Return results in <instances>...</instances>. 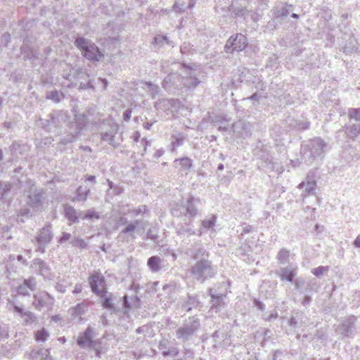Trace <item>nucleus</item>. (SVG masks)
<instances>
[{
  "label": "nucleus",
  "mask_w": 360,
  "mask_h": 360,
  "mask_svg": "<svg viewBox=\"0 0 360 360\" xmlns=\"http://www.w3.org/2000/svg\"><path fill=\"white\" fill-rule=\"evenodd\" d=\"M33 298L32 305L35 309L38 311L42 309L51 311L53 309L55 299L46 291L43 290L34 294Z\"/></svg>",
  "instance_id": "f8f14e48"
},
{
  "label": "nucleus",
  "mask_w": 360,
  "mask_h": 360,
  "mask_svg": "<svg viewBox=\"0 0 360 360\" xmlns=\"http://www.w3.org/2000/svg\"><path fill=\"white\" fill-rule=\"evenodd\" d=\"M45 198L42 192L34 191L28 195V205L33 209H38L42 207Z\"/></svg>",
  "instance_id": "72a5a7b5"
},
{
  "label": "nucleus",
  "mask_w": 360,
  "mask_h": 360,
  "mask_svg": "<svg viewBox=\"0 0 360 360\" xmlns=\"http://www.w3.org/2000/svg\"><path fill=\"white\" fill-rule=\"evenodd\" d=\"M74 44L80 51L82 56L91 63L101 61L104 58V53L100 48L91 40L82 35L75 37Z\"/></svg>",
  "instance_id": "7ed1b4c3"
},
{
  "label": "nucleus",
  "mask_w": 360,
  "mask_h": 360,
  "mask_svg": "<svg viewBox=\"0 0 360 360\" xmlns=\"http://www.w3.org/2000/svg\"><path fill=\"white\" fill-rule=\"evenodd\" d=\"M190 274L198 283L202 284L215 276L216 270L211 260L201 259L191 266Z\"/></svg>",
  "instance_id": "39448f33"
},
{
  "label": "nucleus",
  "mask_w": 360,
  "mask_h": 360,
  "mask_svg": "<svg viewBox=\"0 0 360 360\" xmlns=\"http://www.w3.org/2000/svg\"><path fill=\"white\" fill-rule=\"evenodd\" d=\"M48 117L49 118V121L51 122V127L53 126L56 128L60 127V126H61L60 118H62L61 115H60L58 112H53L52 113H50L48 115Z\"/></svg>",
  "instance_id": "603ef678"
},
{
  "label": "nucleus",
  "mask_w": 360,
  "mask_h": 360,
  "mask_svg": "<svg viewBox=\"0 0 360 360\" xmlns=\"http://www.w3.org/2000/svg\"><path fill=\"white\" fill-rule=\"evenodd\" d=\"M118 131V126L115 125L111 127L108 131L100 133L101 141L108 143L114 148H117L120 143L115 141V136Z\"/></svg>",
  "instance_id": "c85d7f7f"
},
{
  "label": "nucleus",
  "mask_w": 360,
  "mask_h": 360,
  "mask_svg": "<svg viewBox=\"0 0 360 360\" xmlns=\"http://www.w3.org/2000/svg\"><path fill=\"white\" fill-rule=\"evenodd\" d=\"M214 11L217 13H223L224 14H230L233 18H243L246 20L249 16V10L246 6L235 5L233 3L231 4L226 7L221 6L220 4H217L214 7Z\"/></svg>",
  "instance_id": "9b49d317"
},
{
  "label": "nucleus",
  "mask_w": 360,
  "mask_h": 360,
  "mask_svg": "<svg viewBox=\"0 0 360 360\" xmlns=\"http://www.w3.org/2000/svg\"><path fill=\"white\" fill-rule=\"evenodd\" d=\"M201 307V302L198 295H188L187 300L185 301L183 307L186 311H190L192 309L197 307Z\"/></svg>",
  "instance_id": "4c0bfd02"
},
{
  "label": "nucleus",
  "mask_w": 360,
  "mask_h": 360,
  "mask_svg": "<svg viewBox=\"0 0 360 360\" xmlns=\"http://www.w3.org/2000/svg\"><path fill=\"white\" fill-rule=\"evenodd\" d=\"M341 158L346 162L349 163L357 160L359 159V155L354 148L348 147L342 150Z\"/></svg>",
  "instance_id": "58836bf2"
},
{
  "label": "nucleus",
  "mask_w": 360,
  "mask_h": 360,
  "mask_svg": "<svg viewBox=\"0 0 360 360\" xmlns=\"http://www.w3.org/2000/svg\"><path fill=\"white\" fill-rule=\"evenodd\" d=\"M88 283L91 292L96 295L101 294L107 286L106 279L97 271L91 273L88 278Z\"/></svg>",
  "instance_id": "dca6fc26"
},
{
  "label": "nucleus",
  "mask_w": 360,
  "mask_h": 360,
  "mask_svg": "<svg viewBox=\"0 0 360 360\" xmlns=\"http://www.w3.org/2000/svg\"><path fill=\"white\" fill-rule=\"evenodd\" d=\"M186 254L190 256L191 259L196 262L201 259H209L210 255L209 251L205 248L200 242L195 243L191 248L187 250Z\"/></svg>",
  "instance_id": "5701e85b"
},
{
  "label": "nucleus",
  "mask_w": 360,
  "mask_h": 360,
  "mask_svg": "<svg viewBox=\"0 0 360 360\" xmlns=\"http://www.w3.org/2000/svg\"><path fill=\"white\" fill-rule=\"evenodd\" d=\"M97 296L101 299V304L103 309H107L111 314H118L120 312V308L116 306L114 302L115 297L113 293L104 290Z\"/></svg>",
  "instance_id": "aec40b11"
},
{
  "label": "nucleus",
  "mask_w": 360,
  "mask_h": 360,
  "mask_svg": "<svg viewBox=\"0 0 360 360\" xmlns=\"http://www.w3.org/2000/svg\"><path fill=\"white\" fill-rule=\"evenodd\" d=\"M142 223L146 224V222H143V220L137 219L127 224L120 232L117 238L122 241L127 242H129L131 240H134L136 238L134 231L136 230L137 226Z\"/></svg>",
  "instance_id": "4be33fe9"
},
{
  "label": "nucleus",
  "mask_w": 360,
  "mask_h": 360,
  "mask_svg": "<svg viewBox=\"0 0 360 360\" xmlns=\"http://www.w3.org/2000/svg\"><path fill=\"white\" fill-rule=\"evenodd\" d=\"M330 147L321 138L316 137L302 142L300 147L301 161L311 165L318 158H321Z\"/></svg>",
  "instance_id": "f257e3e1"
},
{
  "label": "nucleus",
  "mask_w": 360,
  "mask_h": 360,
  "mask_svg": "<svg viewBox=\"0 0 360 360\" xmlns=\"http://www.w3.org/2000/svg\"><path fill=\"white\" fill-rule=\"evenodd\" d=\"M231 335L227 332L216 330L212 335L213 347L216 349L220 347H228L231 345Z\"/></svg>",
  "instance_id": "412c9836"
},
{
  "label": "nucleus",
  "mask_w": 360,
  "mask_h": 360,
  "mask_svg": "<svg viewBox=\"0 0 360 360\" xmlns=\"http://www.w3.org/2000/svg\"><path fill=\"white\" fill-rule=\"evenodd\" d=\"M20 53L24 60L34 61L38 59V53L31 46L27 36L24 38L23 44L20 47Z\"/></svg>",
  "instance_id": "bb28decb"
},
{
  "label": "nucleus",
  "mask_w": 360,
  "mask_h": 360,
  "mask_svg": "<svg viewBox=\"0 0 360 360\" xmlns=\"http://www.w3.org/2000/svg\"><path fill=\"white\" fill-rule=\"evenodd\" d=\"M292 8L293 6L292 4L285 3L281 8H276L274 13L275 17L283 20L290 14Z\"/></svg>",
  "instance_id": "79ce46f5"
},
{
  "label": "nucleus",
  "mask_w": 360,
  "mask_h": 360,
  "mask_svg": "<svg viewBox=\"0 0 360 360\" xmlns=\"http://www.w3.org/2000/svg\"><path fill=\"white\" fill-rule=\"evenodd\" d=\"M199 65L197 63L188 64L186 62L181 63V70H183L184 75H181L183 89L194 90L201 81L195 76V71Z\"/></svg>",
  "instance_id": "0eeeda50"
},
{
  "label": "nucleus",
  "mask_w": 360,
  "mask_h": 360,
  "mask_svg": "<svg viewBox=\"0 0 360 360\" xmlns=\"http://www.w3.org/2000/svg\"><path fill=\"white\" fill-rule=\"evenodd\" d=\"M253 155L259 159L265 164V166L271 169H274V163L273 158L270 153V146L261 140H258L252 150Z\"/></svg>",
  "instance_id": "9d476101"
},
{
  "label": "nucleus",
  "mask_w": 360,
  "mask_h": 360,
  "mask_svg": "<svg viewBox=\"0 0 360 360\" xmlns=\"http://www.w3.org/2000/svg\"><path fill=\"white\" fill-rule=\"evenodd\" d=\"M95 337V328L89 325L84 331L80 333L77 339V345L81 349H88L91 343L92 338Z\"/></svg>",
  "instance_id": "b1692460"
},
{
  "label": "nucleus",
  "mask_w": 360,
  "mask_h": 360,
  "mask_svg": "<svg viewBox=\"0 0 360 360\" xmlns=\"http://www.w3.org/2000/svg\"><path fill=\"white\" fill-rule=\"evenodd\" d=\"M53 235L51 231V224H48L40 230L37 236L34 237V240L37 243V251L44 253L46 246L51 242Z\"/></svg>",
  "instance_id": "2eb2a0df"
},
{
  "label": "nucleus",
  "mask_w": 360,
  "mask_h": 360,
  "mask_svg": "<svg viewBox=\"0 0 360 360\" xmlns=\"http://www.w3.org/2000/svg\"><path fill=\"white\" fill-rule=\"evenodd\" d=\"M330 266H319L311 269V272L317 278H320L324 274H327L329 271Z\"/></svg>",
  "instance_id": "052dcab7"
},
{
  "label": "nucleus",
  "mask_w": 360,
  "mask_h": 360,
  "mask_svg": "<svg viewBox=\"0 0 360 360\" xmlns=\"http://www.w3.org/2000/svg\"><path fill=\"white\" fill-rule=\"evenodd\" d=\"M182 77L177 72L170 73L165 77L162 82V88L171 94L183 91Z\"/></svg>",
  "instance_id": "4468645a"
},
{
  "label": "nucleus",
  "mask_w": 360,
  "mask_h": 360,
  "mask_svg": "<svg viewBox=\"0 0 360 360\" xmlns=\"http://www.w3.org/2000/svg\"><path fill=\"white\" fill-rule=\"evenodd\" d=\"M118 301L122 303V307L120 309H122L124 314L128 313L131 309V304L129 300V296L125 295L124 296L120 297Z\"/></svg>",
  "instance_id": "bf43d9fd"
},
{
  "label": "nucleus",
  "mask_w": 360,
  "mask_h": 360,
  "mask_svg": "<svg viewBox=\"0 0 360 360\" xmlns=\"http://www.w3.org/2000/svg\"><path fill=\"white\" fill-rule=\"evenodd\" d=\"M88 303L86 301H82L80 303H78L76 306L70 308L69 309V311H70V314L72 316H77L80 315H84L88 310Z\"/></svg>",
  "instance_id": "a19ab883"
},
{
  "label": "nucleus",
  "mask_w": 360,
  "mask_h": 360,
  "mask_svg": "<svg viewBox=\"0 0 360 360\" xmlns=\"http://www.w3.org/2000/svg\"><path fill=\"white\" fill-rule=\"evenodd\" d=\"M202 205V200L189 194L186 199L182 198L179 203L174 205L171 207V214L174 217H185L186 219H194L200 215L199 207Z\"/></svg>",
  "instance_id": "f03ea898"
},
{
  "label": "nucleus",
  "mask_w": 360,
  "mask_h": 360,
  "mask_svg": "<svg viewBox=\"0 0 360 360\" xmlns=\"http://www.w3.org/2000/svg\"><path fill=\"white\" fill-rule=\"evenodd\" d=\"M285 124L289 129L296 130L298 131L308 129L310 126V123L309 122H303L292 117H288L285 119Z\"/></svg>",
  "instance_id": "473e14b6"
},
{
  "label": "nucleus",
  "mask_w": 360,
  "mask_h": 360,
  "mask_svg": "<svg viewBox=\"0 0 360 360\" xmlns=\"http://www.w3.org/2000/svg\"><path fill=\"white\" fill-rule=\"evenodd\" d=\"M179 354V349L174 345H170L168 347L167 350L163 351L162 354L164 357L167 356H177Z\"/></svg>",
  "instance_id": "0e129e2a"
},
{
  "label": "nucleus",
  "mask_w": 360,
  "mask_h": 360,
  "mask_svg": "<svg viewBox=\"0 0 360 360\" xmlns=\"http://www.w3.org/2000/svg\"><path fill=\"white\" fill-rule=\"evenodd\" d=\"M193 221L191 219H187V221L178 224L176 228V232L178 236H191L197 234L193 229Z\"/></svg>",
  "instance_id": "2f4dec72"
},
{
  "label": "nucleus",
  "mask_w": 360,
  "mask_h": 360,
  "mask_svg": "<svg viewBox=\"0 0 360 360\" xmlns=\"http://www.w3.org/2000/svg\"><path fill=\"white\" fill-rule=\"evenodd\" d=\"M349 44H345L342 48V51L347 55L351 54L357 50L356 41L354 39H349Z\"/></svg>",
  "instance_id": "13d9d810"
},
{
  "label": "nucleus",
  "mask_w": 360,
  "mask_h": 360,
  "mask_svg": "<svg viewBox=\"0 0 360 360\" xmlns=\"http://www.w3.org/2000/svg\"><path fill=\"white\" fill-rule=\"evenodd\" d=\"M9 325L0 321V341H4L9 338Z\"/></svg>",
  "instance_id": "6e6d98bb"
},
{
  "label": "nucleus",
  "mask_w": 360,
  "mask_h": 360,
  "mask_svg": "<svg viewBox=\"0 0 360 360\" xmlns=\"http://www.w3.org/2000/svg\"><path fill=\"white\" fill-rule=\"evenodd\" d=\"M248 44L249 41L245 34L242 33L233 34L226 40L224 51L226 53L233 54L234 52L244 51Z\"/></svg>",
  "instance_id": "6e6552de"
},
{
  "label": "nucleus",
  "mask_w": 360,
  "mask_h": 360,
  "mask_svg": "<svg viewBox=\"0 0 360 360\" xmlns=\"http://www.w3.org/2000/svg\"><path fill=\"white\" fill-rule=\"evenodd\" d=\"M64 98L63 94L59 93L57 90L48 91L46 95V98L51 100L55 103H59Z\"/></svg>",
  "instance_id": "5fc2aeb1"
},
{
  "label": "nucleus",
  "mask_w": 360,
  "mask_h": 360,
  "mask_svg": "<svg viewBox=\"0 0 360 360\" xmlns=\"http://www.w3.org/2000/svg\"><path fill=\"white\" fill-rule=\"evenodd\" d=\"M171 41L167 35L157 34L154 37L152 46L155 51L158 52L165 44L172 45Z\"/></svg>",
  "instance_id": "f704fd0d"
},
{
  "label": "nucleus",
  "mask_w": 360,
  "mask_h": 360,
  "mask_svg": "<svg viewBox=\"0 0 360 360\" xmlns=\"http://www.w3.org/2000/svg\"><path fill=\"white\" fill-rule=\"evenodd\" d=\"M290 252L289 250L283 248L277 253L276 259L279 265H285L289 262Z\"/></svg>",
  "instance_id": "c03bdc74"
},
{
  "label": "nucleus",
  "mask_w": 360,
  "mask_h": 360,
  "mask_svg": "<svg viewBox=\"0 0 360 360\" xmlns=\"http://www.w3.org/2000/svg\"><path fill=\"white\" fill-rule=\"evenodd\" d=\"M131 212L134 216L136 217L139 215H144L146 214H149L150 210L147 205H141L139 206L138 207L133 209L131 210Z\"/></svg>",
  "instance_id": "e2e57ef3"
},
{
  "label": "nucleus",
  "mask_w": 360,
  "mask_h": 360,
  "mask_svg": "<svg viewBox=\"0 0 360 360\" xmlns=\"http://www.w3.org/2000/svg\"><path fill=\"white\" fill-rule=\"evenodd\" d=\"M63 215L65 218L67 219V220L69 221V225L79 223V219L83 214L82 211H77L73 206L68 203L63 204Z\"/></svg>",
  "instance_id": "a878e982"
},
{
  "label": "nucleus",
  "mask_w": 360,
  "mask_h": 360,
  "mask_svg": "<svg viewBox=\"0 0 360 360\" xmlns=\"http://www.w3.org/2000/svg\"><path fill=\"white\" fill-rule=\"evenodd\" d=\"M49 337V333L46 329L42 328L34 333V340L37 342H44Z\"/></svg>",
  "instance_id": "3c124183"
},
{
  "label": "nucleus",
  "mask_w": 360,
  "mask_h": 360,
  "mask_svg": "<svg viewBox=\"0 0 360 360\" xmlns=\"http://www.w3.org/2000/svg\"><path fill=\"white\" fill-rule=\"evenodd\" d=\"M348 115L351 120L360 123V108H350L349 110Z\"/></svg>",
  "instance_id": "69168bd1"
},
{
  "label": "nucleus",
  "mask_w": 360,
  "mask_h": 360,
  "mask_svg": "<svg viewBox=\"0 0 360 360\" xmlns=\"http://www.w3.org/2000/svg\"><path fill=\"white\" fill-rule=\"evenodd\" d=\"M31 268L34 269L36 273L45 280H51L53 277V273L50 266L40 258H35L32 260Z\"/></svg>",
  "instance_id": "6ab92c4d"
},
{
  "label": "nucleus",
  "mask_w": 360,
  "mask_h": 360,
  "mask_svg": "<svg viewBox=\"0 0 360 360\" xmlns=\"http://www.w3.org/2000/svg\"><path fill=\"white\" fill-rule=\"evenodd\" d=\"M158 228L156 226L148 229L146 236L143 237L144 240H151L154 243H159Z\"/></svg>",
  "instance_id": "de8ad7c7"
},
{
  "label": "nucleus",
  "mask_w": 360,
  "mask_h": 360,
  "mask_svg": "<svg viewBox=\"0 0 360 360\" xmlns=\"http://www.w3.org/2000/svg\"><path fill=\"white\" fill-rule=\"evenodd\" d=\"M217 219V214H212L210 219H205L201 221V227L198 230V236H200L203 233L212 229L216 224Z\"/></svg>",
  "instance_id": "e433bc0d"
},
{
  "label": "nucleus",
  "mask_w": 360,
  "mask_h": 360,
  "mask_svg": "<svg viewBox=\"0 0 360 360\" xmlns=\"http://www.w3.org/2000/svg\"><path fill=\"white\" fill-rule=\"evenodd\" d=\"M201 327L200 319L196 316L186 319L181 326L176 330V338L185 343L191 341Z\"/></svg>",
  "instance_id": "423d86ee"
},
{
  "label": "nucleus",
  "mask_w": 360,
  "mask_h": 360,
  "mask_svg": "<svg viewBox=\"0 0 360 360\" xmlns=\"http://www.w3.org/2000/svg\"><path fill=\"white\" fill-rule=\"evenodd\" d=\"M228 288L225 283H219L215 287L207 289V295L210 297V311L218 313L228 304Z\"/></svg>",
  "instance_id": "20e7f679"
},
{
  "label": "nucleus",
  "mask_w": 360,
  "mask_h": 360,
  "mask_svg": "<svg viewBox=\"0 0 360 360\" xmlns=\"http://www.w3.org/2000/svg\"><path fill=\"white\" fill-rule=\"evenodd\" d=\"M79 77L87 80L86 82H81L79 85V90L91 89L95 91V79L90 78V75L86 72H81L79 73Z\"/></svg>",
  "instance_id": "c9c22d12"
},
{
  "label": "nucleus",
  "mask_w": 360,
  "mask_h": 360,
  "mask_svg": "<svg viewBox=\"0 0 360 360\" xmlns=\"http://www.w3.org/2000/svg\"><path fill=\"white\" fill-rule=\"evenodd\" d=\"M161 262L159 256H151L147 260V266L152 272L157 273L162 269Z\"/></svg>",
  "instance_id": "ea45409f"
},
{
  "label": "nucleus",
  "mask_w": 360,
  "mask_h": 360,
  "mask_svg": "<svg viewBox=\"0 0 360 360\" xmlns=\"http://www.w3.org/2000/svg\"><path fill=\"white\" fill-rule=\"evenodd\" d=\"M298 267L295 263H291L286 266H281L275 271V274L280 278L281 281L295 282L297 274Z\"/></svg>",
  "instance_id": "a211bd4d"
},
{
  "label": "nucleus",
  "mask_w": 360,
  "mask_h": 360,
  "mask_svg": "<svg viewBox=\"0 0 360 360\" xmlns=\"http://www.w3.org/2000/svg\"><path fill=\"white\" fill-rule=\"evenodd\" d=\"M13 185L9 181L0 180V202L9 204L13 198Z\"/></svg>",
  "instance_id": "393cba45"
},
{
  "label": "nucleus",
  "mask_w": 360,
  "mask_h": 360,
  "mask_svg": "<svg viewBox=\"0 0 360 360\" xmlns=\"http://www.w3.org/2000/svg\"><path fill=\"white\" fill-rule=\"evenodd\" d=\"M188 8L187 4L185 2L179 3L178 1H175L174 5L172 6V11L175 13H183Z\"/></svg>",
  "instance_id": "338daca9"
},
{
  "label": "nucleus",
  "mask_w": 360,
  "mask_h": 360,
  "mask_svg": "<svg viewBox=\"0 0 360 360\" xmlns=\"http://www.w3.org/2000/svg\"><path fill=\"white\" fill-rule=\"evenodd\" d=\"M184 139H185V138H184L183 134L179 133L178 134L172 135V136H171V140H172L171 150L174 151V150H176V148L182 146L184 144Z\"/></svg>",
  "instance_id": "09e8293b"
},
{
  "label": "nucleus",
  "mask_w": 360,
  "mask_h": 360,
  "mask_svg": "<svg viewBox=\"0 0 360 360\" xmlns=\"http://www.w3.org/2000/svg\"><path fill=\"white\" fill-rule=\"evenodd\" d=\"M25 146L23 144H20L19 142L13 141L11 146L9 147V149L11 150V153L13 155H15V153L19 151V153L22 155L25 153Z\"/></svg>",
  "instance_id": "4d7b16f0"
},
{
  "label": "nucleus",
  "mask_w": 360,
  "mask_h": 360,
  "mask_svg": "<svg viewBox=\"0 0 360 360\" xmlns=\"http://www.w3.org/2000/svg\"><path fill=\"white\" fill-rule=\"evenodd\" d=\"M231 118L225 113L208 112L207 117L204 118L202 122H210L213 126L216 127L219 124H225L230 122Z\"/></svg>",
  "instance_id": "c756f323"
},
{
  "label": "nucleus",
  "mask_w": 360,
  "mask_h": 360,
  "mask_svg": "<svg viewBox=\"0 0 360 360\" xmlns=\"http://www.w3.org/2000/svg\"><path fill=\"white\" fill-rule=\"evenodd\" d=\"M90 188L87 186H79L75 192V197L73 200L75 201H85L90 194Z\"/></svg>",
  "instance_id": "37998d69"
},
{
  "label": "nucleus",
  "mask_w": 360,
  "mask_h": 360,
  "mask_svg": "<svg viewBox=\"0 0 360 360\" xmlns=\"http://www.w3.org/2000/svg\"><path fill=\"white\" fill-rule=\"evenodd\" d=\"M70 243L75 248H78L81 250L88 248V243L82 238L74 236L70 241Z\"/></svg>",
  "instance_id": "864d4df0"
},
{
  "label": "nucleus",
  "mask_w": 360,
  "mask_h": 360,
  "mask_svg": "<svg viewBox=\"0 0 360 360\" xmlns=\"http://www.w3.org/2000/svg\"><path fill=\"white\" fill-rule=\"evenodd\" d=\"M22 284L32 291H34L37 288L36 278L33 276H30L27 279H24Z\"/></svg>",
  "instance_id": "774afa93"
},
{
  "label": "nucleus",
  "mask_w": 360,
  "mask_h": 360,
  "mask_svg": "<svg viewBox=\"0 0 360 360\" xmlns=\"http://www.w3.org/2000/svg\"><path fill=\"white\" fill-rule=\"evenodd\" d=\"M23 318L25 319L24 324L27 326L31 325L37 321V316L34 314V313L30 311H26L25 316Z\"/></svg>",
  "instance_id": "680f3d73"
},
{
  "label": "nucleus",
  "mask_w": 360,
  "mask_h": 360,
  "mask_svg": "<svg viewBox=\"0 0 360 360\" xmlns=\"http://www.w3.org/2000/svg\"><path fill=\"white\" fill-rule=\"evenodd\" d=\"M295 290L302 294H311V292H318L320 285L314 278L306 279L304 277H297L294 282Z\"/></svg>",
  "instance_id": "ddd939ff"
},
{
  "label": "nucleus",
  "mask_w": 360,
  "mask_h": 360,
  "mask_svg": "<svg viewBox=\"0 0 360 360\" xmlns=\"http://www.w3.org/2000/svg\"><path fill=\"white\" fill-rule=\"evenodd\" d=\"M79 134L74 129H70V132L63 136L59 143L63 146H66L68 143H71L77 140Z\"/></svg>",
  "instance_id": "49530a36"
},
{
  "label": "nucleus",
  "mask_w": 360,
  "mask_h": 360,
  "mask_svg": "<svg viewBox=\"0 0 360 360\" xmlns=\"http://www.w3.org/2000/svg\"><path fill=\"white\" fill-rule=\"evenodd\" d=\"M298 187L303 190L304 195H314L316 188V181L313 176L307 175L305 180L301 182Z\"/></svg>",
  "instance_id": "7c9ffc66"
},
{
  "label": "nucleus",
  "mask_w": 360,
  "mask_h": 360,
  "mask_svg": "<svg viewBox=\"0 0 360 360\" xmlns=\"http://www.w3.org/2000/svg\"><path fill=\"white\" fill-rule=\"evenodd\" d=\"M88 123V117L85 113L75 115L73 122H70L69 129H74L79 134L84 130Z\"/></svg>",
  "instance_id": "cd10ccee"
},
{
  "label": "nucleus",
  "mask_w": 360,
  "mask_h": 360,
  "mask_svg": "<svg viewBox=\"0 0 360 360\" xmlns=\"http://www.w3.org/2000/svg\"><path fill=\"white\" fill-rule=\"evenodd\" d=\"M178 162L180 166L179 171H188L193 167V160L187 156L179 158L174 160V163Z\"/></svg>",
  "instance_id": "a18cd8bd"
},
{
  "label": "nucleus",
  "mask_w": 360,
  "mask_h": 360,
  "mask_svg": "<svg viewBox=\"0 0 360 360\" xmlns=\"http://www.w3.org/2000/svg\"><path fill=\"white\" fill-rule=\"evenodd\" d=\"M360 134V123L355 122L349 119V122L336 131V138L341 139L346 137L354 140Z\"/></svg>",
  "instance_id": "f3484780"
},
{
  "label": "nucleus",
  "mask_w": 360,
  "mask_h": 360,
  "mask_svg": "<svg viewBox=\"0 0 360 360\" xmlns=\"http://www.w3.org/2000/svg\"><path fill=\"white\" fill-rule=\"evenodd\" d=\"M357 317L354 315H349L343 319L337 326L336 332L342 336L343 338H353L356 334V323Z\"/></svg>",
  "instance_id": "1a4fd4ad"
},
{
  "label": "nucleus",
  "mask_w": 360,
  "mask_h": 360,
  "mask_svg": "<svg viewBox=\"0 0 360 360\" xmlns=\"http://www.w3.org/2000/svg\"><path fill=\"white\" fill-rule=\"evenodd\" d=\"M81 219L86 220H94L100 219V213L96 212L94 208L89 209L86 211H82Z\"/></svg>",
  "instance_id": "8fccbe9b"
}]
</instances>
